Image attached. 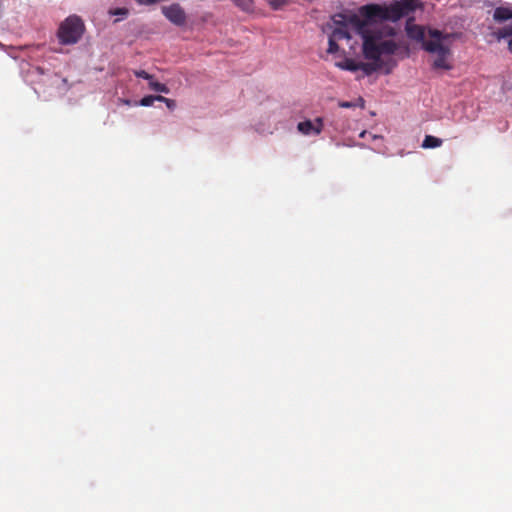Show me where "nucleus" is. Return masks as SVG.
<instances>
[{"mask_svg": "<svg viewBox=\"0 0 512 512\" xmlns=\"http://www.w3.org/2000/svg\"><path fill=\"white\" fill-rule=\"evenodd\" d=\"M416 8L414 0L395 1L390 5L386 4H366L360 6L357 12L338 13L332 17L335 28L329 35L327 52L334 54L339 50L337 44L340 40H347L349 49L355 52L354 44L360 40V33L352 25V19L356 17L360 23H363L367 30L372 22L392 21L396 22L414 11Z\"/></svg>", "mask_w": 512, "mask_h": 512, "instance_id": "f257e3e1", "label": "nucleus"}, {"mask_svg": "<svg viewBox=\"0 0 512 512\" xmlns=\"http://www.w3.org/2000/svg\"><path fill=\"white\" fill-rule=\"evenodd\" d=\"M352 25L360 33L361 51L367 62H358V70L365 75L384 70L389 74L397 66L395 60L389 57L396 55L401 48V43L394 40L397 31L394 27L381 25L379 22H372L367 30L363 23L354 17Z\"/></svg>", "mask_w": 512, "mask_h": 512, "instance_id": "f03ea898", "label": "nucleus"}, {"mask_svg": "<svg viewBox=\"0 0 512 512\" xmlns=\"http://www.w3.org/2000/svg\"><path fill=\"white\" fill-rule=\"evenodd\" d=\"M429 41L424 42L423 49L429 53H436L437 57L433 62L434 69L450 70L451 64L448 62L450 55V48L446 45L447 40L451 37L450 34H444L437 29L428 30Z\"/></svg>", "mask_w": 512, "mask_h": 512, "instance_id": "7ed1b4c3", "label": "nucleus"}, {"mask_svg": "<svg viewBox=\"0 0 512 512\" xmlns=\"http://www.w3.org/2000/svg\"><path fill=\"white\" fill-rule=\"evenodd\" d=\"M84 32V23L78 16H69L61 23L58 30V38L62 44H74L78 42Z\"/></svg>", "mask_w": 512, "mask_h": 512, "instance_id": "20e7f679", "label": "nucleus"}, {"mask_svg": "<svg viewBox=\"0 0 512 512\" xmlns=\"http://www.w3.org/2000/svg\"><path fill=\"white\" fill-rule=\"evenodd\" d=\"M323 118L317 117L314 121L305 120L299 122L297 125V129L304 135L315 134L319 135L323 130Z\"/></svg>", "mask_w": 512, "mask_h": 512, "instance_id": "39448f33", "label": "nucleus"}, {"mask_svg": "<svg viewBox=\"0 0 512 512\" xmlns=\"http://www.w3.org/2000/svg\"><path fill=\"white\" fill-rule=\"evenodd\" d=\"M163 14L167 19H169L172 23L176 25H183L185 23V13L183 9L177 4H172L168 7H164Z\"/></svg>", "mask_w": 512, "mask_h": 512, "instance_id": "423d86ee", "label": "nucleus"}, {"mask_svg": "<svg viewBox=\"0 0 512 512\" xmlns=\"http://www.w3.org/2000/svg\"><path fill=\"white\" fill-rule=\"evenodd\" d=\"M405 30L410 39L421 42L422 45L427 41L424 27L414 24L412 19L407 20Z\"/></svg>", "mask_w": 512, "mask_h": 512, "instance_id": "0eeeda50", "label": "nucleus"}, {"mask_svg": "<svg viewBox=\"0 0 512 512\" xmlns=\"http://www.w3.org/2000/svg\"><path fill=\"white\" fill-rule=\"evenodd\" d=\"M493 35L498 41L506 39L508 41V50L512 53V23L493 32Z\"/></svg>", "mask_w": 512, "mask_h": 512, "instance_id": "6e6552de", "label": "nucleus"}, {"mask_svg": "<svg viewBox=\"0 0 512 512\" xmlns=\"http://www.w3.org/2000/svg\"><path fill=\"white\" fill-rule=\"evenodd\" d=\"M493 19L496 22H504L512 19V8L500 6L494 10Z\"/></svg>", "mask_w": 512, "mask_h": 512, "instance_id": "1a4fd4ad", "label": "nucleus"}, {"mask_svg": "<svg viewBox=\"0 0 512 512\" xmlns=\"http://www.w3.org/2000/svg\"><path fill=\"white\" fill-rule=\"evenodd\" d=\"M443 141L440 138H437L432 135H426L423 142H422V148L430 149V148H437L442 145Z\"/></svg>", "mask_w": 512, "mask_h": 512, "instance_id": "9d476101", "label": "nucleus"}, {"mask_svg": "<svg viewBox=\"0 0 512 512\" xmlns=\"http://www.w3.org/2000/svg\"><path fill=\"white\" fill-rule=\"evenodd\" d=\"M337 66L343 70L358 71V62L351 58H346L342 62L337 63Z\"/></svg>", "mask_w": 512, "mask_h": 512, "instance_id": "9b49d317", "label": "nucleus"}, {"mask_svg": "<svg viewBox=\"0 0 512 512\" xmlns=\"http://www.w3.org/2000/svg\"><path fill=\"white\" fill-rule=\"evenodd\" d=\"M235 5L245 12H252L254 10L253 0H233Z\"/></svg>", "mask_w": 512, "mask_h": 512, "instance_id": "f8f14e48", "label": "nucleus"}, {"mask_svg": "<svg viewBox=\"0 0 512 512\" xmlns=\"http://www.w3.org/2000/svg\"><path fill=\"white\" fill-rule=\"evenodd\" d=\"M162 99H163V96H161V95H157V96L148 95V96L143 97L140 100V105L151 106V105H153L154 101H162Z\"/></svg>", "mask_w": 512, "mask_h": 512, "instance_id": "ddd939ff", "label": "nucleus"}, {"mask_svg": "<svg viewBox=\"0 0 512 512\" xmlns=\"http://www.w3.org/2000/svg\"><path fill=\"white\" fill-rule=\"evenodd\" d=\"M149 86L152 90L156 92L168 93L169 89L165 84H162L157 81H150Z\"/></svg>", "mask_w": 512, "mask_h": 512, "instance_id": "4468645a", "label": "nucleus"}, {"mask_svg": "<svg viewBox=\"0 0 512 512\" xmlns=\"http://www.w3.org/2000/svg\"><path fill=\"white\" fill-rule=\"evenodd\" d=\"M265 1L270 6V8H272L273 10L281 9L288 2V0H265Z\"/></svg>", "mask_w": 512, "mask_h": 512, "instance_id": "2eb2a0df", "label": "nucleus"}, {"mask_svg": "<svg viewBox=\"0 0 512 512\" xmlns=\"http://www.w3.org/2000/svg\"><path fill=\"white\" fill-rule=\"evenodd\" d=\"M129 13L127 8H116L114 10H110V14L112 15H120V16H127Z\"/></svg>", "mask_w": 512, "mask_h": 512, "instance_id": "dca6fc26", "label": "nucleus"}, {"mask_svg": "<svg viewBox=\"0 0 512 512\" xmlns=\"http://www.w3.org/2000/svg\"><path fill=\"white\" fill-rule=\"evenodd\" d=\"M135 76L146 80H152L153 76L147 73L145 70L135 71Z\"/></svg>", "mask_w": 512, "mask_h": 512, "instance_id": "f3484780", "label": "nucleus"}, {"mask_svg": "<svg viewBox=\"0 0 512 512\" xmlns=\"http://www.w3.org/2000/svg\"><path fill=\"white\" fill-rule=\"evenodd\" d=\"M161 102H164L168 109L173 110L176 107V102L172 99L166 98L163 96Z\"/></svg>", "mask_w": 512, "mask_h": 512, "instance_id": "a211bd4d", "label": "nucleus"}, {"mask_svg": "<svg viewBox=\"0 0 512 512\" xmlns=\"http://www.w3.org/2000/svg\"><path fill=\"white\" fill-rule=\"evenodd\" d=\"M339 106L342 108H351L354 107L355 105L352 102L343 101L339 103Z\"/></svg>", "mask_w": 512, "mask_h": 512, "instance_id": "6ab92c4d", "label": "nucleus"}, {"mask_svg": "<svg viewBox=\"0 0 512 512\" xmlns=\"http://www.w3.org/2000/svg\"><path fill=\"white\" fill-rule=\"evenodd\" d=\"M135 1L138 2L139 4L149 5V4H153V3L157 2L158 0H135Z\"/></svg>", "mask_w": 512, "mask_h": 512, "instance_id": "aec40b11", "label": "nucleus"}]
</instances>
